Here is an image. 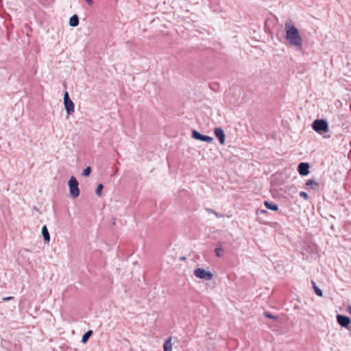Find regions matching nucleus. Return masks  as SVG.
Here are the masks:
<instances>
[{
	"mask_svg": "<svg viewBox=\"0 0 351 351\" xmlns=\"http://www.w3.org/2000/svg\"><path fill=\"white\" fill-rule=\"evenodd\" d=\"M264 315L267 318H270L275 320L278 319V316L273 315L271 313L268 311L265 312Z\"/></svg>",
	"mask_w": 351,
	"mask_h": 351,
	"instance_id": "obj_20",
	"label": "nucleus"
},
{
	"mask_svg": "<svg viewBox=\"0 0 351 351\" xmlns=\"http://www.w3.org/2000/svg\"><path fill=\"white\" fill-rule=\"evenodd\" d=\"M163 348H164V351H171L172 350L171 337H169L165 341Z\"/></svg>",
	"mask_w": 351,
	"mask_h": 351,
	"instance_id": "obj_14",
	"label": "nucleus"
},
{
	"mask_svg": "<svg viewBox=\"0 0 351 351\" xmlns=\"http://www.w3.org/2000/svg\"><path fill=\"white\" fill-rule=\"evenodd\" d=\"M104 189V186L102 184H99L96 188V191H95V193L98 196H101V191Z\"/></svg>",
	"mask_w": 351,
	"mask_h": 351,
	"instance_id": "obj_17",
	"label": "nucleus"
},
{
	"mask_svg": "<svg viewBox=\"0 0 351 351\" xmlns=\"http://www.w3.org/2000/svg\"><path fill=\"white\" fill-rule=\"evenodd\" d=\"M180 259V260H185V259H186V258H185V257H181Z\"/></svg>",
	"mask_w": 351,
	"mask_h": 351,
	"instance_id": "obj_28",
	"label": "nucleus"
},
{
	"mask_svg": "<svg viewBox=\"0 0 351 351\" xmlns=\"http://www.w3.org/2000/svg\"><path fill=\"white\" fill-rule=\"evenodd\" d=\"M312 128L319 134L328 131V123L325 119H315L312 123Z\"/></svg>",
	"mask_w": 351,
	"mask_h": 351,
	"instance_id": "obj_3",
	"label": "nucleus"
},
{
	"mask_svg": "<svg viewBox=\"0 0 351 351\" xmlns=\"http://www.w3.org/2000/svg\"><path fill=\"white\" fill-rule=\"evenodd\" d=\"M63 102L65 110L68 115H71L74 112L75 105L69 97V93L65 91L63 97Z\"/></svg>",
	"mask_w": 351,
	"mask_h": 351,
	"instance_id": "obj_4",
	"label": "nucleus"
},
{
	"mask_svg": "<svg viewBox=\"0 0 351 351\" xmlns=\"http://www.w3.org/2000/svg\"><path fill=\"white\" fill-rule=\"evenodd\" d=\"M337 322L341 327L349 329L351 319L348 316L338 314L337 315Z\"/></svg>",
	"mask_w": 351,
	"mask_h": 351,
	"instance_id": "obj_7",
	"label": "nucleus"
},
{
	"mask_svg": "<svg viewBox=\"0 0 351 351\" xmlns=\"http://www.w3.org/2000/svg\"><path fill=\"white\" fill-rule=\"evenodd\" d=\"M313 290H314L315 293L317 296H319V297H322L323 296V291L317 286L315 287Z\"/></svg>",
	"mask_w": 351,
	"mask_h": 351,
	"instance_id": "obj_19",
	"label": "nucleus"
},
{
	"mask_svg": "<svg viewBox=\"0 0 351 351\" xmlns=\"http://www.w3.org/2000/svg\"><path fill=\"white\" fill-rule=\"evenodd\" d=\"M310 165L308 162H302L298 166V171L302 176H307L309 173Z\"/></svg>",
	"mask_w": 351,
	"mask_h": 351,
	"instance_id": "obj_8",
	"label": "nucleus"
},
{
	"mask_svg": "<svg viewBox=\"0 0 351 351\" xmlns=\"http://www.w3.org/2000/svg\"><path fill=\"white\" fill-rule=\"evenodd\" d=\"M14 297H12V296H9V297L3 298L2 299V300H3V301H4V302H6V301H10V300H14Z\"/></svg>",
	"mask_w": 351,
	"mask_h": 351,
	"instance_id": "obj_22",
	"label": "nucleus"
},
{
	"mask_svg": "<svg viewBox=\"0 0 351 351\" xmlns=\"http://www.w3.org/2000/svg\"><path fill=\"white\" fill-rule=\"evenodd\" d=\"M347 311L351 315V306L347 307Z\"/></svg>",
	"mask_w": 351,
	"mask_h": 351,
	"instance_id": "obj_25",
	"label": "nucleus"
},
{
	"mask_svg": "<svg viewBox=\"0 0 351 351\" xmlns=\"http://www.w3.org/2000/svg\"><path fill=\"white\" fill-rule=\"evenodd\" d=\"M193 273L195 277L202 280H210L213 278V274L211 271L203 268H197Z\"/></svg>",
	"mask_w": 351,
	"mask_h": 351,
	"instance_id": "obj_5",
	"label": "nucleus"
},
{
	"mask_svg": "<svg viewBox=\"0 0 351 351\" xmlns=\"http://www.w3.org/2000/svg\"><path fill=\"white\" fill-rule=\"evenodd\" d=\"M68 186L70 197L73 199L77 198L80 195V191L79 189V182L75 177L71 176L70 178L68 181Z\"/></svg>",
	"mask_w": 351,
	"mask_h": 351,
	"instance_id": "obj_2",
	"label": "nucleus"
},
{
	"mask_svg": "<svg viewBox=\"0 0 351 351\" xmlns=\"http://www.w3.org/2000/svg\"><path fill=\"white\" fill-rule=\"evenodd\" d=\"M316 185L317 186H319V184L315 182L314 180H308L306 182V186L311 189H313V185Z\"/></svg>",
	"mask_w": 351,
	"mask_h": 351,
	"instance_id": "obj_16",
	"label": "nucleus"
},
{
	"mask_svg": "<svg viewBox=\"0 0 351 351\" xmlns=\"http://www.w3.org/2000/svg\"><path fill=\"white\" fill-rule=\"evenodd\" d=\"M92 335H93V331L90 330L86 332L82 337L81 342L83 343H86Z\"/></svg>",
	"mask_w": 351,
	"mask_h": 351,
	"instance_id": "obj_15",
	"label": "nucleus"
},
{
	"mask_svg": "<svg viewBox=\"0 0 351 351\" xmlns=\"http://www.w3.org/2000/svg\"><path fill=\"white\" fill-rule=\"evenodd\" d=\"M300 196L306 200H308L309 199L308 195L304 191H301L300 193Z\"/></svg>",
	"mask_w": 351,
	"mask_h": 351,
	"instance_id": "obj_21",
	"label": "nucleus"
},
{
	"mask_svg": "<svg viewBox=\"0 0 351 351\" xmlns=\"http://www.w3.org/2000/svg\"><path fill=\"white\" fill-rule=\"evenodd\" d=\"M285 29L286 32L285 38L289 45L295 47L298 51L302 50L303 40L298 29L291 22H286Z\"/></svg>",
	"mask_w": 351,
	"mask_h": 351,
	"instance_id": "obj_1",
	"label": "nucleus"
},
{
	"mask_svg": "<svg viewBox=\"0 0 351 351\" xmlns=\"http://www.w3.org/2000/svg\"><path fill=\"white\" fill-rule=\"evenodd\" d=\"M214 134H215V136H216V138H217V139L219 140V143L221 145H224L225 140H226V135H225V133H224V131L223 130V129L221 128H215Z\"/></svg>",
	"mask_w": 351,
	"mask_h": 351,
	"instance_id": "obj_9",
	"label": "nucleus"
},
{
	"mask_svg": "<svg viewBox=\"0 0 351 351\" xmlns=\"http://www.w3.org/2000/svg\"><path fill=\"white\" fill-rule=\"evenodd\" d=\"M264 205L269 210L274 211H277L278 210V206L276 204H274V202L265 201Z\"/></svg>",
	"mask_w": 351,
	"mask_h": 351,
	"instance_id": "obj_12",
	"label": "nucleus"
},
{
	"mask_svg": "<svg viewBox=\"0 0 351 351\" xmlns=\"http://www.w3.org/2000/svg\"><path fill=\"white\" fill-rule=\"evenodd\" d=\"M311 283L313 289L315 287H317L316 283L313 280L311 281Z\"/></svg>",
	"mask_w": 351,
	"mask_h": 351,
	"instance_id": "obj_26",
	"label": "nucleus"
},
{
	"mask_svg": "<svg viewBox=\"0 0 351 351\" xmlns=\"http://www.w3.org/2000/svg\"><path fill=\"white\" fill-rule=\"evenodd\" d=\"M42 234L44 241L45 243H49L50 241V234L46 225L43 226L42 228Z\"/></svg>",
	"mask_w": 351,
	"mask_h": 351,
	"instance_id": "obj_11",
	"label": "nucleus"
},
{
	"mask_svg": "<svg viewBox=\"0 0 351 351\" xmlns=\"http://www.w3.org/2000/svg\"><path fill=\"white\" fill-rule=\"evenodd\" d=\"M223 243L219 241L216 244V247L215 249V254L217 257H221L223 256V249L222 247Z\"/></svg>",
	"mask_w": 351,
	"mask_h": 351,
	"instance_id": "obj_10",
	"label": "nucleus"
},
{
	"mask_svg": "<svg viewBox=\"0 0 351 351\" xmlns=\"http://www.w3.org/2000/svg\"><path fill=\"white\" fill-rule=\"evenodd\" d=\"M90 172H91V168L90 167H86L84 170H83V172H82V176H85V177H87V176H89L90 174Z\"/></svg>",
	"mask_w": 351,
	"mask_h": 351,
	"instance_id": "obj_18",
	"label": "nucleus"
},
{
	"mask_svg": "<svg viewBox=\"0 0 351 351\" xmlns=\"http://www.w3.org/2000/svg\"><path fill=\"white\" fill-rule=\"evenodd\" d=\"M89 5H93V0H84Z\"/></svg>",
	"mask_w": 351,
	"mask_h": 351,
	"instance_id": "obj_24",
	"label": "nucleus"
},
{
	"mask_svg": "<svg viewBox=\"0 0 351 351\" xmlns=\"http://www.w3.org/2000/svg\"><path fill=\"white\" fill-rule=\"evenodd\" d=\"M207 210L210 213H213L215 214L217 217H219V215L217 212H215L214 210L211 209V208H209V209H207Z\"/></svg>",
	"mask_w": 351,
	"mask_h": 351,
	"instance_id": "obj_23",
	"label": "nucleus"
},
{
	"mask_svg": "<svg viewBox=\"0 0 351 351\" xmlns=\"http://www.w3.org/2000/svg\"><path fill=\"white\" fill-rule=\"evenodd\" d=\"M260 213H267V210H261Z\"/></svg>",
	"mask_w": 351,
	"mask_h": 351,
	"instance_id": "obj_27",
	"label": "nucleus"
},
{
	"mask_svg": "<svg viewBox=\"0 0 351 351\" xmlns=\"http://www.w3.org/2000/svg\"><path fill=\"white\" fill-rule=\"evenodd\" d=\"M79 25V17L77 14L73 15L69 19V25L77 27Z\"/></svg>",
	"mask_w": 351,
	"mask_h": 351,
	"instance_id": "obj_13",
	"label": "nucleus"
},
{
	"mask_svg": "<svg viewBox=\"0 0 351 351\" xmlns=\"http://www.w3.org/2000/svg\"><path fill=\"white\" fill-rule=\"evenodd\" d=\"M112 224H113V225H114V224H115V219H113Z\"/></svg>",
	"mask_w": 351,
	"mask_h": 351,
	"instance_id": "obj_29",
	"label": "nucleus"
},
{
	"mask_svg": "<svg viewBox=\"0 0 351 351\" xmlns=\"http://www.w3.org/2000/svg\"><path fill=\"white\" fill-rule=\"evenodd\" d=\"M191 137L195 140L204 141L206 143H212L213 141V137L207 136V135L202 134L200 132H199L198 131H197L195 130H193L192 131Z\"/></svg>",
	"mask_w": 351,
	"mask_h": 351,
	"instance_id": "obj_6",
	"label": "nucleus"
}]
</instances>
